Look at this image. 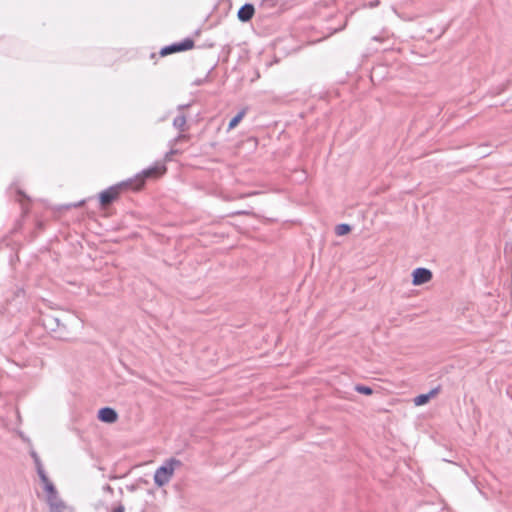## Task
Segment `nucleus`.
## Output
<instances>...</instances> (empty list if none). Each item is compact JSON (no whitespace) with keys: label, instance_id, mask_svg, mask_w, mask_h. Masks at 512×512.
Returning a JSON list of instances; mask_svg holds the SVG:
<instances>
[{"label":"nucleus","instance_id":"1","mask_svg":"<svg viewBox=\"0 0 512 512\" xmlns=\"http://www.w3.org/2000/svg\"><path fill=\"white\" fill-rule=\"evenodd\" d=\"M166 171V168L164 166H153L148 169L143 170L140 174L136 176L134 180H129L126 182H122L120 184L111 186L107 188L106 190L102 191L99 194V200L100 204L103 207H106L110 205L112 202H114L123 187H132L133 189L137 190L140 189L147 178L149 177H157L161 174H163Z\"/></svg>","mask_w":512,"mask_h":512},{"label":"nucleus","instance_id":"2","mask_svg":"<svg viewBox=\"0 0 512 512\" xmlns=\"http://www.w3.org/2000/svg\"><path fill=\"white\" fill-rule=\"evenodd\" d=\"M181 466V461L175 458H170L165 463L156 469L154 473V483L158 487H162L169 483L176 467Z\"/></svg>","mask_w":512,"mask_h":512},{"label":"nucleus","instance_id":"3","mask_svg":"<svg viewBox=\"0 0 512 512\" xmlns=\"http://www.w3.org/2000/svg\"><path fill=\"white\" fill-rule=\"evenodd\" d=\"M194 46V41L190 38H186L178 43L165 46L161 49V56H167L175 52L187 51Z\"/></svg>","mask_w":512,"mask_h":512},{"label":"nucleus","instance_id":"4","mask_svg":"<svg viewBox=\"0 0 512 512\" xmlns=\"http://www.w3.org/2000/svg\"><path fill=\"white\" fill-rule=\"evenodd\" d=\"M413 280L412 283L414 285H422L429 282L432 279V272L427 268H416L413 271Z\"/></svg>","mask_w":512,"mask_h":512},{"label":"nucleus","instance_id":"5","mask_svg":"<svg viewBox=\"0 0 512 512\" xmlns=\"http://www.w3.org/2000/svg\"><path fill=\"white\" fill-rule=\"evenodd\" d=\"M118 418L117 412L110 407H103L98 411V419L104 423H114Z\"/></svg>","mask_w":512,"mask_h":512},{"label":"nucleus","instance_id":"6","mask_svg":"<svg viewBox=\"0 0 512 512\" xmlns=\"http://www.w3.org/2000/svg\"><path fill=\"white\" fill-rule=\"evenodd\" d=\"M255 13V8L252 4L246 3L240 7L238 10L237 16L238 19L242 22H248L252 19Z\"/></svg>","mask_w":512,"mask_h":512},{"label":"nucleus","instance_id":"7","mask_svg":"<svg viewBox=\"0 0 512 512\" xmlns=\"http://www.w3.org/2000/svg\"><path fill=\"white\" fill-rule=\"evenodd\" d=\"M47 502L49 504L51 512H64L66 510V504L57 495L47 496Z\"/></svg>","mask_w":512,"mask_h":512},{"label":"nucleus","instance_id":"8","mask_svg":"<svg viewBox=\"0 0 512 512\" xmlns=\"http://www.w3.org/2000/svg\"><path fill=\"white\" fill-rule=\"evenodd\" d=\"M246 115V109H242L241 111H239L229 122L228 124V129L229 130H232L234 129L238 124L239 122L244 118V116Z\"/></svg>","mask_w":512,"mask_h":512},{"label":"nucleus","instance_id":"9","mask_svg":"<svg viewBox=\"0 0 512 512\" xmlns=\"http://www.w3.org/2000/svg\"><path fill=\"white\" fill-rule=\"evenodd\" d=\"M173 126L180 130L185 131L186 129V117L184 115H179L173 120Z\"/></svg>","mask_w":512,"mask_h":512},{"label":"nucleus","instance_id":"10","mask_svg":"<svg viewBox=\"0 0 512 512\" xmlns=\"http://www.w3.org/2000/svg\"><path fill=\"white\" fill-rule=\"evenodd\" d=\"M351 231V226L348 225V224H339L336 226L335 228V233L336 235L338 236H343V235H346L348 234L349 232Z\"/></svg>","mask_w":512,"mask_h":512},{"label":"nucleus","instance_id":"11","mask_svg":"<svg viewBox=\"0 0 512 512\" xmlns=\"http://www.w3.org/2000/svg\"><path fill=\"white\" fill-rule=\"evenodd\" d=\"M43 485H44L45 491L47 492V496H55L58 494L55 486L53 485V483L50 480H47L46 482H44Z\"/></svg>","mask_w":512,"mask_h":512},{"label":"nucleus","instance_id":"12","mask_svg":"<svg viewBox=\"0 0 512 512\" xmlns=\"http://www.w3.org/2000/svg\"><path fill=\"white\" fill-rule=\"evenodd\" d=\"M430 399V394H421V395H418L415 399H414V403L416 405H423L425 403H427Z\"/></svg>","mask_w":512,"mask_h":512},{"label":"nucleus","instance_id":"13","mask_svg":"<svg viewBox=\"0 0 512 512\" xmlns=\"http://www.w3.org/2000/svg\"><path fill=\"white\" fill-rule=\"evenodd\" d=\"M355 390L358 393L364 394V395H370L372 394L373 390L369 386L365 385H356Z\"/></svg>","mask_w":512,"mask_h":512},{"label":"nucleus","instance_id":"14","mask_svg":"<svg viewBox=\"0 0 512 512\" xmlns=\"http://www.w3.org/2000/svg\"><path fill=\"white\" fill-rule=\"evenodd\" d=\"M187 139H188V135H186V134H179L177 137H175L174 139H172L169 142V145L175 146L178 142L185 141Z\"/></svg>","mask_w":512,"mask_h":512},{"label":"nucleus","instance_id":"15","mask_svg":"<svg viewBox=\"0 0 512 512\" xmlns=\"http://www.w3.org/2000/svg\"><path fill=\"white\" fill-rule=\"evenodd\" d=\"M37 470V474L41 480L42 483L46 482L47 480H49L48 476L46 475V472L44 470V468H39V469H36Z\"/></svg>","mask_w":512,"mask_h":512},{"label":"nucleus","instance_id":"16","mask_svg":"<svg viewBox=\"0 0 512 512\" xmlns=\"http://www.w3.org/2000/svg\"><path fill=\"white\" fill-rule=\"evenodd\" d=\"M179 153V150L175 148V146L170 145V150L166 153L165 158L170 160L173 155Z\"/></svg>","mask_w":512,"mask_h":512},{"label":"nucleus","instance_id":"17","mask_svg":"<svg viewBox=\"0 0 512 512\" xmlns=\"http://www.w3.org/2000/svg\"><path fill=\"white\" fill-rule=\"evenodd\" d=\"M34 464L36 466V469L43 468L40 458L35 459Z\"/></svg>","mask_w":512,"mask_h":512},{"label":"nucleus","instance_id":"18","mask_svg":"<svg viewBox=\"0 0 512 512\" xmlns=\"http://www.w3.org/2000/svg\"><path fill=\"white\" fill-rule=\"evenodd\" d=\"M124 506L122 505H119L117 507L114 508L113 512H124Z\"/></svg>","mask_w":512,"mask_h":512},{"label":"nucleus","instance_id":"19","mask_svg":"<svg viewBox=\"0 0 512 512\" xmlns=\"http://www.w3.org/2000/svg\"><path fill=\"white\" fill-rule=\"evenodd\" d=\"M30 455L34 461H35V459L39 458L38 454L34 450L30 451Z\"/></svg>","mask_w":512,"mask_h":512},{"label":"nucleus","instance_id":"20","mask_svg":"<svg viewBox=\"0 0 512 512\" xmlns=\"http://www.w3.org/2000/svg\"><path fill=\"white\" fill-rule=\"evenodd\" d=\"M438 388L432 389L428 394H430V398L438 393Z\"/></svg>","mask_w":512,"mask_h":512},{"label":"nucleus","instance_id":"21","mask_svg":"<svg viewBox=\"0 0 512 512\" xmlns=\"http://www.w3.org/2000/svg\"><path fill=\"white\" fill-rule=\"evenodd\" d=\"M17 193H18L20 196H23V197H25V198H26V195H25L21 190H19V189H18V190H17Z\"/></svg>","mask_w":512,"mask_h":512},{"label":"nucleus","instance_id":"22","mask_svg":"<svg viewBox=\"0 0 512 512\" xmlns=\"http://www.w3.org/2000/svg\"><path fill=\"white\" fill-rule=\"evenodd\" d=\"M53 321L56 322L57 326H60V321L58 318H53Z\"/></svg>","mask_w":512,"mask_h":512},{"label":"nucleus","instance_id":"23","mask_svg":"<svg viewBox=\"0 0 512 512\" xmlns=\"http://www.w3.org/2000/svg\"><path fill=\"white\" fill-rule=\"evenodd\" d=\"M372 40H375V41H381V38H380V37H378V36H374V37L372 38Z\"/></svg>","mask_w":512,"mask_h":512},{"label":"nucleus","instance_id":"24","mask_svg":"<svg viewBox=\"0 0 512 512\" xmlns=\"http://www.w3.org/2000/svg\"><path fill=\"white\" fill-rule=\"evenodd\" d=\"M83 203H84V201H80V202L77 204V206H80V205H82ZM74 206L76 207V205H74Z\"/></svg>","mask_w":512,"mask_h":512}]
</instances>
